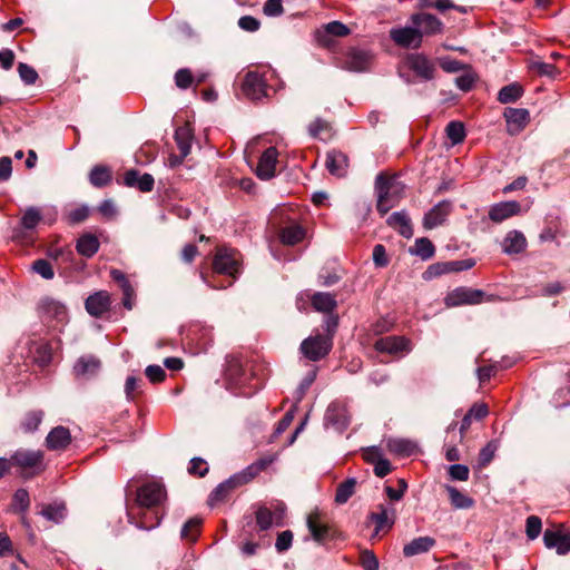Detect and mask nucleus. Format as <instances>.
I'll return each instance as SVG.
<instances>
[{
	"label": "nucleus",
	"mask_w": 570,
	"mask_h": 570,
	"mask_svg": "<svg viewBox=\"0 0 570 570\" xmlns=\"http://www.w3.org/2000/svg\"><path fill=\"white\" fill-rule=\"evenodd\" d=\"M325 167L331 175L344 177L347 174L348 157L341 150L332 149L326 154Z\"/></svg>",
	"instance_id": "obj_21"
},
{
	"label": "nucleus",
	"mask_w": 570,
	"mask_h": 570,
	"mask_svg": "<svg viewBox=\"0 0 570 570\" xmlns=\"http://www.w3.org/2000/svg\"><path fill=\"white\" fill-rule=\"evenodd\" d=\"M265 81L258 72L248 71L245 75L243 89L246 96L252 99H259L265 95Z\"/></svg>",
	"instance_id": "obj_26"
},
{
	"label": "nucleus",
	"mask_w": 570,
	"mask_h": 570,
	"mask_svg": "<svg viewBox=\"0 0 570 570\" xmlns=\"http://www.w3.org/2000/svg\"><path fill=\"white\" fill-rule=\"evenodd\" d=\"M484 292L469 287H459L452 291L445 298L448 306H460L464 304H479L482 302Z\"/></svg>",
	"instance_id": "obj_14"
},
{
	"label": "nucleus",
	"mask_w": 570,
	"mask_h": 570,
	"mask_svg": "<svg viewBox=\"0 0 570 570\" xmlns=\"http://www.w3.org/2000/svg\"><path fill=\"white\" fill-rule=\"evenodd\" d=\"M43 419V412L40 410L28 412L22 422L21 426L26 432H33L38 429Z\"/></svg>",
	"instance_id": "obj_48"
},
{
	"label": "nucleus",
	"mask_w": 570,
	"mask_h": 570,
	"mask_svg": "<svg viewBox=\"0 0 570 570\" xmlns=\"http://www.w3.org/2000/svg\"><path fill=\"white\" fill-rule=\"evenodd\" d=\"M406 66L423 81H431L435 77V63L423 53H409Z\"/></svg>",
	"instance_id": "obj_9"
},
{
	"label": "nucleus",
	"mask_w": 570,
	"mask_h": 570,
	"mask_svg": "<svg viewBox=\"0 0 570 570\" xmlns=\"http://www.w3.org/2000/svg\"><path fill=\"white\" fill-rule=\"evenodd\" d=\"M194 82V76L188 68L178 69L175 73V85L183 90L188 89Z\"/></svg>",
	"instance_id": "obj_53"
},
{
	"label": "nucleus",
	"mask_w": 570,
	"mask_h": 570,
	"mask_svg": "<svg viewBox=\"0 0 570 570\" xmlns=\"http://www.w3.org/2000/svg\"><path fill=\"white\" fill-rule=\"evenodd\" d=\"M508 132L517 135L521 132L530 119V114L524 108H507L504 111Z\"/></svg>",
	"instance_id": "obj_19"
},
{
	"label": "nucleus",
	"mask_w": 570,
	"mask_h": 570,
	"mask_svg": "<svg viewBox=\"0 0 570 570\" xmlns=\"http://www.w3.org/2000/svg\"><path fill=\"white\" fill-rule=\"evenodd\" d=\"M70 443V431L62 425L53 428L46 438V445L52 451L65 450Z\"/></svg>",
	"instance_id": "obj_25"
},
{
	"label": "nucleus",
	"mask_w": 570,
	"mask_h": 570,
	"mask_svg": "<svg viewBox=\"0 0 570 570\" xmlns=\"http://www.w3.org/2000/svg\"><path fill=\"white\" fill-rule=\"evenodd\" d=\"M522 212L521 204L517 200H507L493 204L489 208V219L495 224L520 215Z\"/></svg>",
	"instance_id": "obj_13"
},
{
	"label": "nucleus",
	"mask_w": 570,
	"mask_h": 570,
	"mask_svg": "<svg viewBox=\"0 0 570 570\" xmlns=\"http://www.w3.org/2000/svg\"><path fill=\"white\" fill-rule=\"evenodd\" d=\"M32 271L39 274L45 279H52L55 272L51 264L46 259H37L32 263Z\"/></svg>",
	"instance_id": "obj_55"
},
{
	"label": "nucleus",
	"mask_w": 570,
	"mask_h": 570,
	"mask_svg": "<svg viewBox=\"0 0 570 570\" xmlns=\"http://www.w3.org/2000/svg\"><path fill=\"white\" fill-rule=\"evenodd\" d=\"M263 12L267 17H279L284 12L282 0H266L263 7Z\"/></svg>",
	"instance_id": "obj_59"
},
{
	"label": "nucleus",
	"mask_w": 570,
	"mask_h": 570,
	"mask_svg": "<svg viewBox=\"0 0 570 570\" xmlns=\"http://www.w3.org/2000/svg\"><path fill=\"white\" fill-rule=\"evenodd\" d=\"M387 448L392 453L402 456H409L416 450V444L406 439H390Z\"/></svg>",
	"instance_id": "obj_36"
},
{
	"label": "nucleus",
	"mask_w": 570,
	"mask_h": 570,
	"mask_svg": "<svg viewBox=\"0 0 570 570\" xmlns=\"http://www.w3.org/2000/svg\"><path fill=\"white\" fill-rule=\"evenodd\" d=\"M127 517L129 522L140 530H151L160 523V517L151 509L127 508Z\"/></svg>",
	"instance_id": "obj_12"
},
{
	"label": "nucleus",
	"mask_w": 570,
	"mask_h": 570,
	"mask_svg": "<svg viewBox=\"0 0 570 570\" xmlns=\"http://www.w3.org/2000/svg\"><path fill=\"white\" fill-rule=\"evenodd\" d=\"M175 140L177 147L181 154V158H185L189 155L191 148V132L190 129L186 126L178 127L175 131Z\"/></svg>",
	"instance_id": "obj_37"
},
{
	"label": "nucleus",
	"mask_w": 570,
	"mask_h": 570,
	"mask_svg": "<svg viewBox=\"0 0 570 570\" xmlns=\"http://www.w3.org/2000/svg\"><path fill=\"white\" fill-rule=\"evenodd\" d=\"M304 237H305L304 228L296 224L286 226L281 232L282 243L285 245H289V246L296 245L297 243L303 240Z\"/></svg>",
	"instance_id": "obj_34"
},
{
	"label": "nucleus",
	"mask_w": 570,
	"mask_h": 570,
	"mask_svg": "<svg viewBox=\"0 0 570 570\" xmlns=\"http://www.w3.org/2000/svg\"><path fill=\"white\" fill-rule=\"evenodd\" d=\"M361 564L363 570H379V560L370 550L361 552Z\"/></svg>",
	"instance_id": "obj_64"
},
{
	"label": "nucleus",
	"mask_w": 570,
	"mask_h": 570,
	"mask_svg": "<svg viewBox=\"0 0 570 570\" xmlns=\"http://www.w3.org/2000/svg\"><path fill=\"white\" fill-rule=\"evenodd\" d=\"M316 379V370H312L309 371L304 377L303 380L301 381V383L298 384L297 389L295 390L294 392V400H295V403H299L306 392L308 391V389L311 387V385L314 383Z\"/></svg>",
	"instance_id": "obj_46"
},
{
	"label": "nucleus",
	"mask_w": 570,
	"mask_h": 570,
	"mask_svg": "<svg viewBox=\"0 0 570 570\" xmlns=\"http://www.w3.org/2000/svg\"><path fill=\"white\" fill-rule=\"evenodd\" d=\"M357 480L355 478H347L340 483L336 488L335 502L337 504L346 503L350 498L355 493Z\"/></svg>",
	"instance_id": "obj_35"
},
{
	"label": "nucleus",
	"mask_w": 570,
	"mask_h": 570,
	"mask_svg": "<svg viewBox=\"0 0 570 570\" xmlns=\"http://www.w3.org/2000/svg\"><path fill=\"white\" fill-rule=\"evenodd\" d=\"M307 528L312 534V538L318 542L323 543L328 535V527L324 524H320L315 517L308 515L307 518Z\"/></svg>",
	"instance_id": "obj_43"
},
{
	"label": "nucleus",
	"mask_w": 570,
	"mask_h": 570,
	"mask_svg": "<svg viewBox=\"0 0 570 570\" xmlns=\"http://www.w3.org/2000/svg\"><path fill=\"white\" fill-rule=\"evenodd\" d=\"M435 539L429 535L415 538L403 547V554L406 558H411L426 553L435 546Z\"/></svg>",
	"instance_id": "obj_29"
},
{
	"label": "nucleus",
	"mask_w": 570,
	"mask_h": 570,
	"mask_svg": "<svg viewBox=\"0 0 570 570\" xmlns=\"http://www.w3.org/2000/svg\"><path fill=\"white\" fill-rule=\"evenodd\" d=\"M33 354H35L36 362L38 364H40L41 366H45L50 363L51 357H52L51 345L47 342L36 344Z\"/></svg>",
	"instance_id": "obj_50"
},
{
	"label": "nucleus",
	"mask_w": 570,
	"mask_h": 570,
	"mask_svg": "<svg viewBox=\"0 0 570 570\" xmlns=\"http://www.w3.org/2000/svg\"><path fill=\"white\" fill-rule=\"evenodd\" d=\"M18 73L22 82L28 86L36 83L38 79L37 71L24 62H19Z\"/></svg>",
	"instance_id": "obj_54"
},
{
	"label": "nucleus",
	"mask_w": 570,
	"mask_h": 570,
	"mask_svg": "<svg viewBox=\"0 0 570 570\" xmlns=\"http://www.w3.org/2000/svg\"><path fill=\"white\" fill-rule=\"evenodd\" d=\"M188 472L194 475L204 476L208 472L207 462L199 458H193L189 462Z\"/></svg>",
	"instance_id": "obj_60"
},
{
	"label": "nucleus",
	"mask_w": 570,
	"mask_h": 570,
	"mask_svg": "<svg viewBox=\"0 0 570 570\" xmlns=\"http://www.w3.org/2000/svg\"><path fill=\"white\" fill-rule=\"evenodd\" d=\"M48 255L55 261L62 259L65 263H72L75 258L73 252L67 247L52 248L49 250Z\"/></svg>",
	"instance_id": "obj_61"
},
{
	"label": "nucleus",
	"mask_w": 570,
	"mask_h": 570,
	"mask_svg": "<svg viewBox=\"0 0 570 570\" xmlns=\"http://www.w3.org/2000/svg\"><path fill=\"white\" fill-rule=\"evenodd\" d=\"M377 512H371L368 520L375 523L372 537H377L381 531L390 530L395 522V509L392 505L379 504Z\"/></svg>",
	"instance_id": "obj_15"
},
{
	"label": "nucleus",
	"mask_w": 570,
	"mask_h": 570,
	"mask_svg": "<svg viewBox=\"0 0 570 570\" xmlns=\"http://www.w3.org/2000/svg\"><path fill=\"white\" fill-rule=\"evenodd\" d=\"M332 344L331 337H325L323 334H316L302 342L301 352L306 358L316 362L330 353Z\"/></svg>",
	"instance_id": "obj_5"
},
{
	"label": "nucleus",
	"mask_w": 570,
	"mask_h": 570,
	"mask_svg": "<svg viewBox=\"0 0 570 570\" xmlns=\"http://www.w3.org/2000/svg\"><path fill=\"white\" fill-rule=\"evenodd\" d=\"M386 223L403 237L411 238L413 236L411 219L405 210L394 212L387 217Z\"/></svg>",
	"instance_id": "obj_28"
},
{
	"label": "nucleus",
	"mask_w": 570,
	"mask_h": 570,
	"mask_svg": "<svg viewBox=\"0 0 570 570\" xmlns=\"http://www.w3.org/2000/svg\"><path fill=\"white\" fill-rule=\"evenodd\" d=\"M523 94L522 87L518 83H510L500 89L498 100L501 104L517 101Z\"/></svg>",
	"instance_id": "obj_41"
},
{
	"label": "nucleus",
	"mask_w": 570,
	"mask_h": 570,
	"mask_svg": "<svg viewBox=\"0 0 570 570\" xmlns=\"http://www.w3.org/2000/svg\"><path fill=\"white\" fill-rule=\"evenodd\" d=\"M165 499V487L157 481H150L138 488L135 503L127 505V508H136L137 510L153 509L158 507Z\"/></svg>",
	"instance_id": "obj_4"
},
{
	"label": "nucleus",
	"mask_w": 570,
	"mask_h": 570,
	"mask_svg": "<svg viewBox=\"0 0 570 570\" xmlns=\"http://www.w3.org/2000/svg\"><path fill=\"white\" fill-rule=\"evenodd\" d=\"M89 181L92 186L101 188L111 181V171L107 166L97 165L89 174Z\"/></svg>",
	"instance_id": "obj_33"
},
{
	"label": "nucleus",
	"mask_w": 570,
	"mask_h": 570,
	"mask_svg": "<svg viewBox=\"0 0 570 570\" xmlns=\"http://www.w3.org/2000/svg\"><path fill=\"white\" fill-rule=\"evenodd\" d=\"M498 448H499V444L497 441L488 442L487 445L480 450V453L478 456V466L479 468L487 466L493 460Z\"/></svg>",
	"instance_id": "obj_49"
},
{
	"label": "nucleus",
	"mask_w": 570,
	"mask_h": 570,
	"mask_svg": "<svg viewBox=\"0 0 570 570\" xmlns=\"http://www.w3.org/2000/svg\"><path fill=\"white\" fill-rule=\"evenodd\" d=\"M410 252L420 256L423 261H426L434 255L435 248L429 238L421 237L415 240L414 248H411Z\"/></svg>",
	"instance_id": "obj_42"
},
{
	"label": "nucleus",
	"mask_w": 570,
	"mask_h": 570,
	"mask_svg": "<svg viewBox=\"0 0 570 570\" xmlns=\"http://www.w3.org/2000/svg\"><path fill=\"white\" fill-rule=\"evenodd\" d=\"M542 530L541 519L537 515H530L525 521V534L529 540L537 539Z\"/></svg>",
	"instance_id": "obj_52"
},
{
	"label": "nucleus",
	"mask_w": 570,
	"mask_h": 570,
	"mask_svg": "<svg viewBox=\"0 0 570 570\" xmlns=\"http://www.w3.org/2000/svg\"><path fill=\"white\" fill-rule=\"evenodd\" d=\"M278 151L275 147H268L259 157L256 175L262 180H268L275 176Z\"/></svg>",
	"instance_id": "obj_17"
},
{
	"label": "nucleus",
	"mask_w": 570,
	"mask_h": 570,
	"mask_svg": "<svg viewBox=\"0 0 570 570\" xmlns=\"http://www.w3.org/2000/svg\"><path fill=\"white\" fill-rule=\"evenodd\" d=\"M451 204L448 200H442L434 205L423 217V227L425 229H433L442 225L449 213Z\"/></svg>",
	"instance_id": "obj_22"
},
{
	"label": "nucleus",
	"mask_w": 570,
	"mask_h": 570,
	"mask_svg": "<svg viewBox=\"0 0 570 570\" xmlns=\"http://www.w3.org/2000/svg\"><path fill=\"white\" fill-rule=\"evenodd\" d=\"M413 26L422 31L423 35H435L441 32L443 23L435 16L426 12L414 13L410 18Z\"/></svg>",
	"instance_id": "obj_20"
},
{
	"label": "nucleus",
	"mask_w": 570,
	"mask_h": 570,
	"mask_svg": "<svg viewBox=\"0 0 570 570\" xmlns=\"http://www.w3.org/2000/svg\"><path fill=\"white\" fill-rule=\"evenodd\" d=\"M405 185L396 177H386L379 174L375 178V193L377 196L376 209L384 216L394 207L403 195Z\"/></svg>",
	"instance_id": "obj_1"
},
{
	"label": "nucleus",
	"mask_w": 570,
	"mask_h": 570,
	"mask_svg": "<svg viewBox=\"0 0 570 570\" xmlns=\"http://www.w3.org/2000/svg\"><path fill=\"white\" fill-rule=\"evenodd\" d=\"M312 305L318 312L331 313L337 303L334 295L318 292L312 296Z\"/></svg>",
	"instance_id": "obj_32"
},
{
	"label": "nucleus",
	"mask_w": 570,
	"mask_h": 570,
	"mask_svg": "<svg viewBox=\"0 0 570 570\" xmlns=\"http://www.w3.org/2000/svg\"><path fill=\"white\" fill-rule=\"evenodd\" d=\"M397 485L399 488L395 489L389 485L385 487V493L392 501H400L407 489V483L404 479H399Z\"/></svg>",
	"instance_id": "obj_62"
},
{
	"label": "nucleus",
	"mask_w": 570,
	"mask_h": 570,
	"mask_svg": "<svg viewBox=\"0 0 570 570\" xmlns=\"http://www.w3.org/2000/svg\"><path fill=\"white\" fill-rule=\"evenodd\" d=\"M446 135L448 138L452 141L453 145H458L462 142L465 138V129L462 122L460 121H451L446 126Z\"/></svg>",
	"instance_id": "obj_47"
},
{
	"label": "nucleus",
	"mask_w": 570,
	"mask_h": 570,
	"mask_svg": "<svg viewBox=\"0 0 570 570\" xmlns=\"http://www.w3.org/2000/svg\"><path fill=\"white\" fill-rule=\"evenodd\" d=\"M227 381L235 387L243 389L249 384V391H240L239 394L250 396L263 387V380L256 379V374L252 372V367L243 365L238 360L228 361L225 370Z\"/></svg>",
	"instance_id": "obj_3"
},
{
	"label": "nucleus",
	"mask_w": 570,
	"mask_h": 570,
	"mask_svg": "<svg viewBox=\"0 0 570 570\" xmlns=\"http://www.w3.org/2000/svg\"><path fill=\"white\" fill-rule=\"evenodd\" d=\"M527 247V239L520 230H510L502 242V250L508 255L520 254Z\"/></svg>",
	"instance_id": "obj_30"
},
{
	"label": "nucleus",
	"mask_w": 570,
	"mask_h": 570,
	"mask_svg": "<svg viewBox=\"0 0 570 570\" xmlns=\"http://www.w3.org/2000/svg\"><path fill=\"white\" fill-rule=\"evenodd\" d=\"M40 513L47 520L59 523L66 517V505L63 502H53L51 504L45 505Z\"/></svg>",
	"instance_id": "obj_39"
},
{
	"label": "nucleus",
	"mask_w": 570,
	"mask_h": 570,
	"mask_svg": "<svg viewBox=\"0 0 570 570\" xmlns=\"http://www.w3.org/2000/svg\"><path fill=\"white\" fill-rule=\"evenodd\" d=\"M445 489L449 493L451 504L455 509H470L474 505V500L459 491L456 488L446 485Z\"/></svg>",
	"instance_id": "obj_38"
},
{
	"label": "nucleus",
	"mask_w": 570,
	"mask_h": 570,
	"mask_svg": "<svg viewBox=\"0 0 570 570\" xmlns=\"http://www.w3.org/2000/svg\"><path fill=\"white\" fill-rule=\"evenodd\" d=\"M374 348L381 353L397 354L400 352H410L411 343L403 336H386L379 338Z\"/></svg>",
	"instance_id": "obj_16"
},
{
	"label": "nucleus",
	"mask_w": 570,
	"mask_h": 570,
	"mask_svg": "<svg viewBox=\"0 0 570 570\" xmlns=\"http://www.w3.org/2000/svg\"><path fill=\"white\" fill-rule=\"evenodd\" d=\"M41 218L42 217L40 210L37 207L31 206L24 210L20 219V224L24 229L33 230L41 220Z\"/></svg>",
	"instance_id": "obj_44"
},
{
	"label": "nucleus",
	"mask_w": 570,
	"mask_h": 570,
	"mask_svg": "<svg viewBox=\"0 0 570 570\" xmlns=\"http://www.w3.org/2000/svg\"><path fill=\"white\" fill-rule=\"evenodd\" d=\"M124 184L127 187H136L142 193H149L154 188L155 179L148 173L140 175L137 169H129L124 175Z\"/></svg>",
	"instance_id": "obj_23"
},
{
	"label": "nucleus",
	"mask_w": 570,
	"mask_h": 570,
	"mask_svg": "<svg viewBox=\"0 0 570 570\" xmlns=\"http://www.w3.org/2000/svg\"><path fill=\"white\" fill-rule=\"evenodd\" d=\"M101 363L94 355L80 356L73 365V372L77 377L90 379L98 374Z\"/></svg>",
	"instance_id": "obj_24"
},
{
	"label": "nucleus",
	"mask_w": 570,
	"mask_h": 570,
	"mask_svg": "<svg viewBox=\"0 0 570 570\" xmlns=\"http://www.w3.org/2000/svg\"><path fill=\"white\" fill-rule=\"evenodd\" d=\"M30 505L29 493L26 489H18L13 494V507L19 512L24 513Z\"/></svg>",
	"instance_id": "obj_56"
},
{
	"label": "nucleus",
	"mask_w": 570,
	"mask_h": 570,
	"mask_svg": "<svg viewBox=\"0 0 570 570\" xmlns=\"http://www.w3.org/2000/svg\"><path fill=\"white\" fill-rule=\"evenodd\" d=\"M12 466L32 470L33 474L43 471V452L40 450L19 449L11 456Z\"/></svg>",
	"instance_id": "obj_6"
},
{
	"label": "nucleus",
	"mask_w": 570,
	"mask_h": 570,
	"mask_svg": "<svg viewBox=\"0 0 570 570\" xmlns=\"http://www.w3.org/2000/svg\"><path fill=\"white\" fill-rule=\"evenodd\" d=\"M530 69L540 75L546 76L550 79H554L559 75V70L552 65L543 61H532Z\"/></svg>",
	"instance_id": "obj_51"
},
{
	"label": "nucleus",
	"mask_w": 570,
	"mask_h": 570,
	"mask_svg": "<svg viewBox=\"0 0 570 570\" xmlns=\"http://www.w3.org/2000/svg\"><path fill=\"white\" fill-rule=\"evenodd\" d=\"M258 474H259V471L252 463L248 466H246L242 472L234 474L233 478H234L236 484L239 487V485H243L245 483H248L249 481H252Z\"/></svg>",
	"instance_id": "obj_57"
},
{
	"label": "nucleus",
	"mask_w": 570,
	"mask_h": 570,
	"mask_svg": "<svg viewBox=\"0 0 570 570\" xmlns=\"http://www.w3.org/2000/svg\"><path fill=\"white\" fill-rule=\"evenodd\" d=\"M202 520L198 518L189 519L181 528L180 537L190 542H195L199 534Z\"/></svg>",
	"instance_id": "obj_45"
},
{
	"label": "nucleus",
	"mask_w": 570,
	"mask_h": 570,
	"mask_svg": "<svg viewBox=\"0 0 570 570\" xmlns=\"http://www.w3.org/2000/svg\"><path fill=\"white\" fill-rule=\"evenodd\" d=\"M238 485L236 484L233 475L227 479L226 481L219 483L210 493L209 495V501L212 504L214 503H217V502H220L223 500H225V498L229 494V492L232 490H234L235 488H237Z\"/></svg>",
	"instance_id": "obj_40"
},
{
	"label": "nucleus",
	"mask_w": 570,
	"mask_h": 570,
	"mask_svg": "<svg viewBox=\"0 0 570 570\" xmlns=\"http://www.w3.org/2000/svg\"><path fill=\"white\" fill-rule=\"evenodd\" d=\"M292 541H293L292 531L285 530V531L281 532L277 535V539L275 542V548H276L277 552L282 553V552L287 551L292 546Z\"/></svg>",
	"instance_id": "obj_63"
},
{
	"label": "nucleus",
	"mask_w": 570,
	"mask_h": 570,
	"mask_svg": "<svg viewBox=\"0 0 570 570\" xmlns=\"http://www.w3.org/2000/svg\"><path fill=\"white\" fill-rule=\"evenodd\" d=\"M390 38L395 45L406 49H419L423 41L422 31L415 26L392 28Z\"/></svg>",
	"instance_id": "obj_8"
},
{
	"label": "nucleus",
	"mask_w": 570,
	"mask_h": 570,
	"mask_svg": "<svg viewBox=\"0 0 570 570\" xmlns=\"http://www.w3.org/2000/svg\"><path fill=\"white\" fill-rule=\"evenodd\" d=\"M371 55L364 50H351L345 60V69L354 72H364L368 69Z\"/></svg>",
	"instance_id": "obj_27"
},
{
	"label": "nucleus",
	"mask_w": 570,
	"mask_h": 570,
	"mask_svg": "<svg viewBox=\"0 0 570 570\" xmlns=\"http://www.w3.org/2000/svg\"><path fill=\"white\" fill-rule=\"evenodd\" d=\"M111 305L110 295L106 291H99L89 295L85 302V307L88 314L95 317H100L109 311Z\"/></svg>",
	"instance_id": "obj_18"
},
{
	"label": "nucleus",
	"mask_w": 570,
	"mask_h": 570,
	"mask_svg": "<svg viewBox=\"0 0 570 570\" xmlns=\"http://www.w3.org/2000/svg\"><path fill=\"white\" fill-rule=\"evenodd\" d=\"M285 505L277 504L274 510L259 507L255 513L256 524L261 531H267L272 527H282L285 518Z\"/></svg>",
	"instance_id": "obj_11"
},
{
	"label": "nucleus",
	"mask_w": 570,
	"mask_h": 570,
	"mask_svg": "<svg viewBox=\"0 0 570 570\" xmlns=\"http://www.w3.org/2000/svg\"><path fill=\"white\" fill-rule=\"evenodd\" d=\"M38 314L43 322L56 321L58 324L67 322L68 313L66 306L51 297H43L38 304Z\"/></svg>",
	"instance_id": "obj_10"
},
{
	"label": "nucleus",
	"mask_w": 570,
	"mask_h": 570,
	"mask_svg": "<svg viewBox=\"0 0 570 570\" xmlns=\"http://www.w3.org/2000/svg\"><path fill=\"white\" fill-rule=\"evenodd\" d=\"M239 254L232 248H219L214 257L213 269L215 274L227 275L232 279L227 284H215L209 282L204 274L203 281L213 289L226 288L230 286L239 273Z\"/></svg>",
	"instance_id": "obj_2"
},
{
	"label": "nucleus",
	"mask_w": 570,
	"mask_h": 570,
	"mask_svg": "<svg viewBox=\"0 0 570 570\" xmlns=\"http://www.w3.org/2000/svg\"><path fill=\"white\" fill-rule=\"evenodd\" d=\"M350 422L351 416L343 402L333 401L330 403L324 416V424L326 428H333L337 432H343L347 429Z\"/></svg>",
	"instance_id": "obj_7"
},
{
	"label": "nucleus",
	"mask_w": 570,
	"mask_h": 570,
	"mask_svg": "<svg viewBox=\"0 0 570 570\" xmlns=\"http://www.w3.org/2000/svg\"><path fill=\"white\" fill-rule=\"evenodd\" d=\"M89 212L90 210L88 206L81 205L68 213L67 220L72 225L80 224L89 217Z\"/></svg>",
	"instance_id": "obj_58"
},
{
	"label": "nucleus",
	"mask_w": 570,
	"mask_h": 570,
	"mask_svg": "<svg viewBox=\"0 0 570 570\" xmlns=\"http://www.w3.org/2000/svg\"><path fill=\"white\" fill-rule=\"evenodd\" d=\"M100 247L99 239L91 233L82 234L76 243V250L79 255L91 258Z\"/></svg>",
	"instance_id": "obj_31"
}]
</instances>
